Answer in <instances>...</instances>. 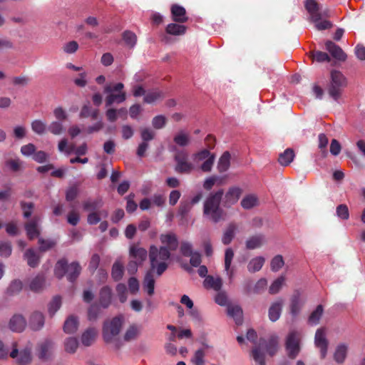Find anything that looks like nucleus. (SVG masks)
<instances>
[{
    "mask_svg": "<svg viewBox=\"0 0 365 365\" xmlns=\"http://www.w3.org/2000/svg\"><path fill=\"white\" fill-rule=\"evenodd\" d=\"M170 257V252L165 247L158 248L155 245H152L149 250V259L150 262V268L144 277L143 281V289L149 296H152L155 292V283L153 273L155 272L158 276H161L168 269V260Z\"/></svg>",
    "mask_w": 365,
    "mask_h": 365,
    "instance_id": "1",
    "label": "nucleus"
},
{
    "mask_svg": "<svg viewBox=\"0 0 365 365\" xmlns=\"http://www.w3.org/2000/svg\"><path fill=\"white\" fill-rule=\"evenodd\" d=\"M223 195V189H219L210 192L204 202L203 215L215 223L225 220L226 217V212L220 207Z\"/></svg>",
    "mask_w": 365,
    "mask_h": 365,
    "instance_id": "2",
    "label": "nucleus"
},
{
    "mask_svg": "<svg viewBox=\"0 0 365 365\" xmlns=\"http://www.w3.org/2000/svg\"><path fill=\"white\" fill-rule=\"evenodd\" d=\"M81 272V267L77 262H73L70 264L66 259H59L55 266L54 273L56 277L61 279L66 274L69 282H73L78 277Z\"/></svg>",
    "mask_w": 365,
    "mask_h": 365,
    "instance_id": "3",
    "label": "nucleus"
},
{
    "mask_svg": "<svg viewBox=\"0 0 365 365\" xmlns=\"http://www.w3.org/2000/svg\"><path fill=\"white\" fill-rule=\"evenodd\" d=\"M124 84L117 83L107 84L104 87V93H107L106 98V106L109 107L113 103H121L126 100V93L123 91Z\"/></svg>",
    "mask_w": 365,
    "mask_h": 365,
    "instance_id": "4",
    "label": "nucleus"
},
{
    "mask_svg": "<svg viewBox=\"0 0 365 365\" xmlns=\"http://www.w3.org/2000/svg\"><path fill=\"white\" fill-rule=\"evenodd\" d=\"M346 85V78L341 72L336 70L331 71V80L328 86V93L331 98L337 101L341 97L342 91Z\"/></svg>",
    "mask_w": 365,
    "mask_h": 365,
    "instance_id": "5",
    "label": "nucleus"
},
{
    "mask_svg": "<svg viewBox=\"0 0 365 365\" xmlns=\"http://www.w3.org/2000/svg\"><path fill=\"white\" fill-rule=\"evenodd\" d=\"M123 319L122 317H113L111 320L106 321L103 326V337L106 343L113 341L122 328Z\"/></svg>",
    "mask_w": 365,
    "mask_h": 365,
    "instance_id": "6",
    "label": "nucleus"
},
{
    "mask_svg": "<svg viewBox=\"0 0 365 365\" xmlns=\"http://www.w3.org/2000/svg\"><path fill=\"white\" fill-rule=\"evenodd\" d=\"M173 150H176L174 155L175 162V171L179 174H190L195 169V165L189 161V155L185 150H176L175 147Z\"/></svg>",
    "mask_w": 365,
    "mask_h": 365,
    "instance_id": "7",
    "label": "nucleus"
},
{
    "mask_svg": "<svg viewBox=\"0 0 365 365\" xmlns=\"http://www.w3.org/2000/svg\"><path fill=\"white\" fill-rule=\"evenodd\" d=\"M300 333L295 330L290 331L287 336L285 349L292 359H295L300 351Z\"/></svg>",
    "mask_w": 365,
    "mask_h": 365,
    "instance_id": "8",
    "label": "nucleus"
},
{
    "mask_svg": "<svg viewBox=\"0 0 365 365\" xmlns=\"http://www.w3.org/2000/svg\"><path fill=\"white\" fill-rule=\"evenodd\" d=\"M193 159L195 161L199 162L205 160L201 165L200 169L205 173H209L211 171L213 166L215 155L211 154L208 149H203L193 155Z\"/></svg>",
    "mask_w": 365,
    "mask_h": 365,
    "instance_id": "9",
    "label": "nucleus"
},
{
    "mask_svg": "<svg viewBox=\"0 0 365 365\" xmlns=\"http://www.w3.org/2000/svg\"><path fill=\"white\" fill-rule=\"evenodd\" d=\"M54 342L49 339L40 342L36 348L38 357L43 361H48L53 353Z\"/></svg>",
    "mask_w": 365,
    "mask_h": 365,
    "instance_id": "10",
    "label": "nucleus"
},
{
    "mask_svg": "<svg viewBox=\"0 0 365 365\" xmlns=\"http://www.w3.org/2000/svg\"><path fill=\"white\" fill-rule=\"evenodd\" d=\"M314 344L319 349L321 358L324 359L327 354L329 341L326 336V329L319 328L316 331L314 336Z\"/></svg>",
    "mask_w": 365,
    "mask_h": 365,
    "instance_id": "11",
    "label": "nucleus"
},
{
    "mask_svg": "<svg viewBox=\"0 0 365 365\" xmlns=\"http://www.w3.org/2000/svg\"><path fill=\"white\" fill-rule=\"evenodd\" d=\"M40 220L41 219L38 216H34L30 220L25 223L24 228L26 232L27 237L30 240H33L40 235Z\"/></svg>",
    "mask_w": 365,
    "mask_h": 365,
    "instance_id": "12",
    "label": "nucleus"
},
{
    "mask_svg": "<svg viewBox=\"0 0 365 365\" xmlns=\"http://www.w3.org/2000/svg\"><path fill=\"white\" fill-rule=\"evenodd\" d=\"M242 190L236 186L230 187L225 195L223 205L225 207H230L235 205L240 199Z\"/></svg>",
    "mask_w": 365,
    "mask_h": 365,
    "instance_id": "13",
    "label": "nucleus"
},
{
    "mask_svg": "<svg viewBox=\"0 0 365 365\" xmlns=\"http://www.w3.org/2000/svg\"><path fill=\"white\" fill-rule=\"evenodd\" d=\"M325 48L334 58L339 61H346L347 58L346 54L344 52L341 48L335 43L331 41H327L325 43Z\"/></svg>",
    "mask_w": 365,
    "mask_h": 365,
    "instance_id": "14",
    "label": "nucleus"
},
{
    "mask_svg": "<svg viewBox=\"0 0 365 365\" xmlns=\"http://www.w3.org/2000/svg\"><path fill=\"white\" fill-rule=\"evenodd\" d=\"M172 19L180 24L185 23L188 20L186 15V10L183 6L178 4H173L170 8Z\"/></svg>",
    "mask_w": 365,
    "mask_h": 365,
    "instance_id": "15",
    "label": "nucleus"
},
{
    "mask_svg": "<svg viewBox=\"0 0 365 365\" xmlns=\"http://www.w3.org/2000/svg\"><path fill=\"white\" fill-rule=\"evenodd\" d=\"M265 343V339L261 338L259 339V345L254 346L250 352L251 356L258 365H266L265 354L260 347V345H264Z\"/></svg>",
    "mask_w": 365,
    "mask_h": 365,
    "instance_id": "16",
    "label": "nucleus"
},
{
    "mask_svg": "<svg viewBox=\"0 0 365 365\" xmlns=\"http://www.w3.org/2000/svg\"><path fill=\"white\" fill-rule=\"evenodd\" d=\"M44 315L40 312H34L29 319V326L33 331L41 329L44 325Z\"/></svg>",
    "mask_w": 365,
    "mask_h": 365,
    "instance_id": "17",
    "label": "nucleus"
},
{
    "mask_svg": "<svg viewBox=\"0 0 365 365\" xmlns=\"http://www.w3.org/2000/svg\"><path fill=\"white\" fill-rule=\"evenodd\" d=\"M112 289L109 286L103 287L99 292V304L103 309L108 308L111 304Z\"/></svg>",
    "mask_w": 365,
    "mask_h": 365,
    "instance_id": "18",
    "label": "nucleus"
},
{
    "mask_svg": "<svg viewBox=\"0 0 365 365\" xmlns=\"http://www.w3.org/2000/svg\"><path fill=\"white\" fill-rule=\"evenodd\" d=\"M283 304V300L279 299L271 304L268 311V316L270 321L274 322L279 319Z\"/></svg>",
    "mask_w": 365,
    "mask_h": 365,
    "instance_id": "19",
    "label": "nucleus"
},
{
    "mask_svg": "<svg viewBox=\"0 0 365 365\" xmlns=\"http://www.w3.org/2000/svg\"><path fill=\"white\" fill-rule=\"evenodd\" d=\"M26 326V322L24 317L20 314H15L9 322V328L16 332H21Z\"/></svg>",
    "mask_w": 365,
    "mask_h": 365,
    "instance_id": "20",
    "label": "nucleus"
},
{
    "mask_svg": "<svg viewBox=\"0 0 365 365\" xmlns=\"http://www.w3.org/2000/svg\"><path fill=\"white\" fill-rule=\"evenodd\" d=\"M160 241L163 244L166 245L168 252L175 251L178 247V240L176 235L173 233L161 235ZM165 247V246H164Z\"/></svg>",
    "mask_w": 365,
    "mask_h": 365,
    "instance_id": "21",
    "label": "nucleus"
},
{
    "mask_svg": "<svg viewBox=\"0 0 365 365\" xmlns=\"http://www.w3.org/2000/svg\"><path fill=\"white\" fill-rule=\"evenodd\" d=\"M304 303V302L301 299L300 293L299 292H294L290 302V313L293 317H296L299 314Z\"/></svg>",
    "mask_w": 365,
    "mask_h": 365,
    "instance_id": "22",
    "label": "nucleus"
},
{
    "mask_svg": "<svg viewBox=\"0 0 365 365\" xmlns=\"http://www.w3.org/2000/svg\"><path fill=\"white\" fill-rule=\"evenodd\" d=\"M24 258L27 262V264L32 268L38 267L40 263V256L33 248L26 250Z\"/></svg>",
    "mask_w": 365,
    "mask_h": 365,
    "instance_id": "23",
    "label": "nucleus"
},
{
    "mask_svg": "<svg viewBox=\"0 0 365 365\" xmlns=\"http://www.w3.org/2000/svg\"><path fill=\"white\" fill-rule=\"evenodd\" d=\"M265 242L264 236L258 234L250 237L246 241V247L248 250H255L261 247Z\"/></svg>",
    "mask_w": 365,
    "mask_h": 365,
    "instance_id": "24",
    "label": "nucleus"
},
{
    "mask_svg": "<svg viewBox=\"0 0 365 365\" xmlns=\"http://www.w3.org/2000/svg\"><path fill=\"white\" fill-rule=\"evenodd\" d=\"M130 255L134 258L135 261L142 264L147 258V250L143 247L133 245L130 248Z\"/></svg>",
    "mask_w": 365,
    "mask_h": 365,
    "instance_id": "25",
    "label": "nucleus"
},
{
    "mask_svg": "<svg viewBox=\"0 0 365 365\" xmlns=\"http://www.w3.org/2000/svg\"><path fill=\"white\" fill-rule=\"evenodd\" d=\"M237 229V225L235 222H230L228 224L222 238V242L224 245H227L231 243L232 240L235 237Z\"/></svg>",
    "mask_w": 365,
    "mask_h": 365,
    "instance_id": "26",
    "label": "nucleus"
},
{
    "mask_svg": "<svg viewBox=\"0 0 365 365\" xmlns=\"http://www.w3.org/2000/svg\"><path fill=\"white\" fill-rule=\"evenodd\" d=\"M103 206V201L101 198H88L83 202V209L88 212H97Z\"/></svg>",
    "mask_w": 365,
    "mask_h": 365,
    "instance_id": "27",
    "label": "nucleus"
},
{
    "mask_svg": "<svg viewBox=\"0 0 365 365\" xmlns=\"http://www.w3.org/2000/svg\"><path fill=\"white\" fill-rule=\"evenodd\" d=\"M348 351V346L344 343L337 345L334 354V359L338 364H342L345 361Z\"/></svg>",
    "mask_w": 365,
    "mask_h": 365,
    "instance_id": "28",
    "label": "nucleus"
},
{
    "mask_svg": "<svg viewBox=\"0 0 365 365\" xmlns=\"http://www.w3.org/2000/svg\"><path fill=\"white\" fill-rule=\"evenodd\" d=\"M203 284L206 289H212L215 291H220L222 285V282L220 277L215 278L211 275H207Z\"/></svg>",
    "mask_w": 365,
    "mask_h": 365,
    "instance_id": "29",
    "label": "nucleus"
},
{
    "mask_svg": "<svg viewBox=\"0 0 365 365\" xmlns=\"http://www.w3.org/2000/svg\"><path fill=\"white\" fill-rule=\"evenodd\" d=\"M186 31L187 27L185 26L176 23H170L165 28L166 33L172 36L184 35Z\"/></svg>",
    "mask_w": 365,
    "mask_h": 365,
    "instance_id": "30",
    "label": "nucleus"
},
{
    "mask_svg": "<svg viewBox=\"0 0 365 365\" xmlns=\"http://www.w3.org/2000/svg\"><path fill=\"white\" fill-rule=\"evenodd\" d=\"M227 314L232 317L237 324H240L242 322V309L238 305H227Z\"/></svg>",
    "mask_w": 365,
    "mask_h": 365,
    "instance_id": "31",
    "label": "nucleus"
},
{
    "mask_svg": "<svg viewBox=\"0 0 365 365\" xmlns=\"http://www.w3.org/2000/svg\"><path fill=\"white\" fill-rule=\"evenodd\" d=\"M295 157L294 151L292 148H287L283 153H280L278 158V162L282 166L289 165Z\"/></svg>",
    "mask_w": 365,
    "mask_h": 365,
    "instance_id": "32",
    "label": "nucleus"
},
{
    "mask_svg": "<svg viewBox=\"0 0 365 365\" xmlns=\"http://www.w3.org/2000/svg\"><path fill=\"white\" fill-rule=\"evenodd\" d=\"M140 332V328L137 324H131L125 331L123 336L125 341H130L138 338Z\"/></svg>",
    "mask_w": 365,
    "mask_h": 365,
    "instance_id": "33",
    "label": "nucleus"
},
{
    "mask_svg": "<svg viewBox=\"0 0 365 365\" xmlns=\"http://www.w3.org/2000/svg\"><path fill=\"white\" fill-rule=\"evenodd\" d=\"M265 259L263 257H256L252 258L247 264V269L251 273L259 271L263 267Z\"/></svg>",
    "mask_w": 365,
    "mask_h": 365,
    "instance_id": "34",
    "label": "nucleus"
},
{
    "mask_svg": "<svg viewBox=\"0 0 365 365\" xmlns=\"http://www.w3.org/2000/svg\"><path fill=\"white\" fill-rule=\"evenodd\" d=\"M279 338L276 335L271 336L265 345L267 354L270 356H273L278 350Z\"/></svg>",
    "mask_w": 365,
    "mask_h": 365,
    "instance_id": "35",
    "label": "nucleus"
},
{
    "mask_svg": "<svg viewBox=\"0 0 365 365\" xmlns=\"http://www.w3.org/2000/svg\"><path fill=\"white\" fill-rule=\"evenodd\" d=\"M96 334V330L94 328H90L86 330L81 336L82 344L86 346H91L95 341Z\"/></svg>",
    "mask_w": 365,
    "mask_h": 365,
    "instance_id": "36",
    "label": "nucleus"
},
{
    "mask_svg": "<svg viewBox=\"0 0 365 365\" xmlns=\"http://www.w3.org/2000/svg\"><path fill=\"white\" fill-rule=\"evenodd\" d=\"M230 158L231 155L228 151L222 155L217 163V169L220 173H224L228 170L230 165Z\"/></svg>",
    "mask_w": 365,
    "mask_h": 365,
    "instance_id": "37",
    "label": "nucleus"
},
{
    "mask_svg": "<svg viewBox=\"0 0 365 365\" xmlns=\"http://www.w3.org/2000/svg\"><path fill=\"white\" fill-rule=\"evenodd\" d=\"M45 284V278L43 275H37L30 282L29 288L30 290L34 292H38L41 291Z\"/></svg>",
    "mask_w": 365,
    "mask_h": 365,
    "instance_id": "38",
    "label": "nucleus"
},
{
    "mask_svg": "<svg viewBox=\"0 0 365 365\" xmlns=\"http://www.w3.org/2000/svg\"><path fill=\"white\" fill-rule=\"evenodd\" d=\"M123 264L119 261L115 262L114 264H113L111 270V277L113 279V280L115 282L120 281L123 278Z\"/></svg>",
    "mask_w": 365,
    "mask_h": 365,
    "instance_id": "39",
    "label": "nucleus"
},
{
    "mask_svg": "<svg viewBox=\"0 0 365 365\" xmlns=\"http://www.w3.org/2000/svg\"><path fill=\"white\" fill-rule=\"evenodd\" d=\"M78 319L73 316L69 317L63 325V331L67 334H73L78 329Z\"/></svg>",
    "mask_w": 365,
    "mask_h": 365,
    "instance_id": "40",
    "label": "nucleus"
},
{
    "mask_svg": "<svg viewBox=\"0 0 365 365\" xmlns=\"http://www.w3.org/2000/svg\"><path fill=\"white\" fill-rule=\"evenodd\" d=\"M65 351L68 354H74L78 347V341L76 337H68L64 341Z\"/></svg>",
    "mask_w": 365,
    "mask_h": 365,
    "instance_id": "41",
    "label": "nucleus"
},
{
    "mask_svg": "<svg viewBox=\"0 0 365 365\" xmlns=\"http://www.w3.org/2000/svg\"><path fill=\"white\" fill-rule=\"evenodd\" d=\"M173 141L180 147H185L190 143V136L184 131H180L174 136Z\"/></svg>",
    "mask_w": 365,
    "mask_h": 365,
    "instance_id": "42",
    "label": "nucleus"
},
{
    "mask_svg": "<svg viewBox=\"0 0 365 365\" xmlns=\"http://www.w3.org/2000/svg\"><path fill=\"white\" fill-rule=\"evenodd\" d=\"M323 307L319 304L315 310H314L309 317L308 322L311 324L317 325L319 323V320L323 314Z\"/></svg>",
    "mask_w": 365,
    "mask_h": 365,
    "instance_id": "43",
    "label": "nucleus"
},
{
    "mask_svg": "<svg viewBox=\"0 0 365 365\" xmlns=\"http://www.w3.org/2000/svg\"><path fill=\"white\" fill-rule=\"evenodd\" d=\"M38 242L39 245L38 250L41 252H45L46 251L51 250L56 245V242L54 240H46L41 237L38 238Z\"/></svg>",
    "mask_w": 365,
    "mask_h": 365,
    "instance_id": "44",
    "label": "nucleus"
},
{
    "mask_svg": "<svg viewBox=\"0 0 365 365\" xmlns=\"http://www.w3.org/2000/svg\"><path fill=\"white\" fill-rule=\"evenodd\" d=\"M257 197L254 195H248L243 197L241 201L242 207L245 210H249L257 205Z\"/></svg>",
    "mask_w": 365,
    "mask_h": 365,
    "instance_id": "45",
    "label": "nucleus"
},
{
    "mask_svg": "<svg viewBox=\"0 0 365 365\" xmlns=\"http://www.w3.org/2000/svg\"><path fill=\"white\" fill-rule=\"evenodd\" d=\"M31 352L29 349H25L19 352V357L17 358V363L19 365H27L31 361Z\"/></svg>",
    "mask_w": 365,
    "mask_h": 365,
    "instance_id": "46",
    "label": "nucleus"
},
{
    "mask_svg": "<svg viewBox=\"0 0 365 365\" xmlns=\"http://www.w3.org/2000/svg\"><path fill=\"white\" fill-rule=\"evenodd\" d=\"M234 257V252L232 248H227L225 253V269L231 278L233 274L232 271H230L232 259Z\"/></svg>",
    "mask_w": 365,
    "mask_h": 365,
    "instance_id": "47",
    "label": "nucleus"
},
{
    "mask_svg": "<svg viewBox=\"0 0 365 365\" xmlns=\"http://www.w3.org/2000/svg\"><path fill=\"white\" fill-rule=\"evenodd\" d=\"M23 284L20 280H13L6 289L7 294L10 296L19 294L22 289Z\"/></svg>",
    "mask_w": 365,
    "mask_h": 365,
    "instance_id": "48",
    "label": "nucleus"
},
{
    "mask_svg": "<svg viewBox=\"0 0 365 365\" xmlns=\"http://www.w3.org/2000/svg\"><path fill=\"white\" fill-rule=\"evenodd\" d=\"M101 313V307L97 304H93L88 309V319L89 321H96Z\"/></svg>",
    "mask_w": 365,
    "mask_h": 365,
    "instance_id": "49",
    "label": "nucleus"
},
{
    "mask_svg": "<svg viewBox=\"0 0 365 365\" xmlns=\"http://www.w3.org/2000/svg\"><path fill=\"white\" fill-rule=\"evenodd\" d=\"M163 98V94L160 91L154 90L145 94L144 97V102L146 103H152Z\"/></svg>",
    "mask_w": 365,
    "mask_h": 365,
    "instance_id": "50",
    "label": "nucleus"
},
{
    "mask_svg": "<svg viewBox=\"0 0 365 365\" xmlns=\"http://www.w3.org/2000/svg\"><path fill=\"white\" fill-rule=\"evenodd\" d=\"M46 128L47 126L46 123L41 120H34L31 122V129L35 133L38 135L44 134Z\"/></svg>",
    "mask_w": 365,
    "mask_h": 365,
    "instance_id": "51",
    "label": "nucleus"
},
{
    "mask_svg": "<svg viewBox=\"0 0 365 365\" xmlns=\"http://www.w3.org/2000/svg\"><path fill=\"white\" fill-rule=\"evenodd\" d=\"M87 150H88L87 145L86 143H84L81 145H80L77 148L73 144L70 145L68 147L66 152L68 154L71 153H74L76 155L81 156V155H86L87 153Z\"/></svg>",
    "mask_w": 365,
    "mask_h": 365,
    "instance_id": "52",
    "label": "nucleus"
},
{
    "mask_svg": "<svg viewBox=\"0 0 365 365\" xmlns=\"http://www.w3.org/2000/svg\"><path fill=\"white\" fill-rule=\"evenodd\" d=\"M61 306V298L59 296L54 297L48 304V313L53 316Z\"/></svg>",
    "mask_w": 365,
    "mask_h": 365,
    "instance_id": "53",
    "label": "nucleus"
},
{
    "mask_svg": "<svg viewBox=\"0 0 365 365\" xmlns=\"http://www.w3.org/2000/svg\"><path fill=\"white\" fill-rule=\"evenodd\" d=\"M285 280L284 276L282 275L275 279L269 288V292L271 294H275L279 292L281 289L282 284Z\"/></svg>",
    "mask_w": 365,
    "mask_h": 365,
    "instance_id": "54",
    "label": "nucleus"
},
{
    "mask_svg": "<svg viewBox=\"0 0 365 365\" xmlns=\"http://www.w3.org/2000/svg\"><path fill=\"white\" fill-rule=\"evenodd\" d=\"M122 36L123 39L127 46L133 48L135 45L137 41V36L133 32L130 31H125L123 33Z\"/></svg>",
    "mask_w": 365,
    "mask_h": 365,
    "instance_id": "55",
    "label": "nucleus"
},
{
    "mask_svg": "<svg viewBox=\"0 0 365 365\" xmlns=\"http://www.w3.org/2000/svg\"><path fill=\"white\" fill-rule=\"evenodd\" d=\"M21 208L23 211V216L26 219H29L31 215L34 208V203L31 202L21 201L20 202Z\"/></svg>",
    "mask_w": 365,
    "mask_h": 365,
    "instance_id": "56",
    "label": "nucleus"
},
{
    "mask_svg": "<svg viewBox=\"0 0 365 365\" xmlns=\"http://www.w3.org/2000/svg\"><path fill=\"white\" fill-rule=\"evenodd\" d=\"M284 264L283 257L280 255H277L272 258L270 263L271 269L273 272L279 271Z\"/></svg>",
    "mask_w": 365,
    "mask_h": 365,
    "instance_id": "57",
    "label": "nucleus"
},
{
    "mask_svg": "<svg viewBox=\"0 0 365 365\" xmlns=\"http://www.w3.org/2000/svg\"><path fill=\"white\" fill-rule=\"evenodd\" d=\"M205 351L200 349L195 351L194 356L191 359V362L194 365H204L205 364Z\"/></svg>",
    "mask_w": 365,
    "mask_h": 365,
    "instance_id": "58",
    "label": "nucleus"
},
{
    "mask_svg": "<svg viewBox=\"0 0 365 365\" xmlns=\"http://www.w3.org/2000/svg\"><path fill=\"white\" fill-rule=\"evenodd\" d=\"M47 129L50 133L56 135H61L64 130L62 123L58 121H53L47 127Z\"/></svg>",
    "mask_w": 365,
    "mask_h": 365,
    "instance_id": "59",
    "label": "nucleus"
},
{
    "mask_svg": "<svg viewBox=\"0 0 365 365\" xmlns=\"http://www.w3.org/2000/svg\"><path fill=\"white\" fill-rule=\"evenodd\" d=\"M311 57L312 58L313 60L317 61V62H329L331 58L329 57V56L325 53V52H323V51H312L311 52Z\"/></svg>",
    "mask_w": 365,
    "mask_h": 365,
    "instance_id": "60",
    "label": "nucleus"
},
{
    "mask_svg": "<svg viewBox=\"0 0 365 365\" xmlns=\"http://www.w3.org/2000/svg\"><path fill=\"white\" fill-rule=\"evenodd\" d=\"M155 136V133L148 128H143L140 129V137L142 141L148 143L153 140Z\"/></svg>",
    "mask_w": 365,
    "mask_h": 365,
    "instance_id": "61",
    "label": "nucleus"
},
{
    "mask_svg": "<svg viewBox=\"0 0 365 365\" xmlns=\"http://www.w3.org/2000/svg\"><path fill=\"white\" fill-rule=\"evenodd\" d=\"M336 215L341 220H348L349 217V208L346 205L341 204L336 207Z\"/></svg>",
    "mask_w": 365,
    "mask_h": 365,
    "instance_id": "62",
    "label": "nucleus"
},
{
    "mask_svg": "<svg viewBox=\"0 0 365 365\" xmlns=\"http://www.w3.org/2000/svg\"><path fill=\"white\" fill-rule=\"evenodd\" d=\"M116 292L121 303H124L127 299V287L125 284L119 283L116 286Z\"/></svg>",
    "mask_w": 365,
    "mask_h": 365,
    "instance_id": "63",
    "label": "nucleus"
},
{
    "mask_svg": "<svg viewBox=\"0 0 365 365\" xmlns=\"http://www.w3.org/2000/svg\"><path fill=\"white\" fill-rule=\"evenodd\" d=\"M6 166L9 168V169L13 172H17L20 170L22 165V162L19 159H10L6 161Z\"/></svg>",
    "mask_w": 365,
    "mask_h": 365,
    "instance_id": "64",
    "label": "nucleus"
}]
</instances>
